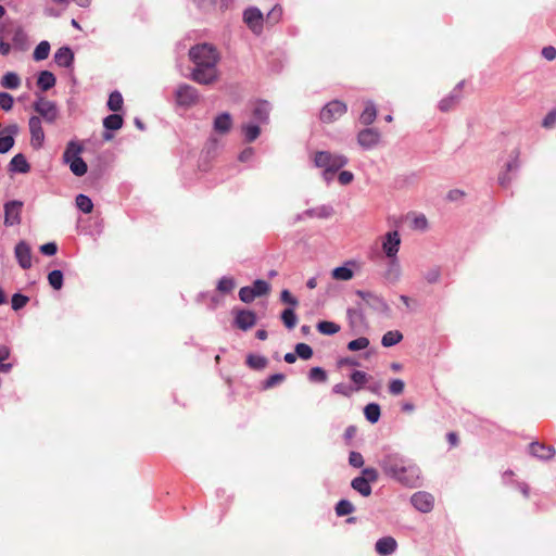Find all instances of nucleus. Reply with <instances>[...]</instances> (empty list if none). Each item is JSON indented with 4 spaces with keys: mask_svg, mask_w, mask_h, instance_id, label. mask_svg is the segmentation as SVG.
<instances>
[{
    "mask_svg": "<svg viewBox=\"0 0 556 556\" xmlns=\"http://www.w3.org/2000/svg\"><path fill=\"white\" fill-rule=\"evenodd\" d=\"M58 251V247L54 242H48L40 247V252L45 255H54Z\"/></svg>",
    "mask_w": 556,
    "mask_h": 556,
    "instance_id": "obj_62",
    "label": "nucleus"
},
{
    "mask_svg": "<svg viewBox=\"0 0 556 556\" xmlns=\"http://www.w3.org/2000/svg\"><path fill=\"white\" fill-rule=\"evenodd\" d=\"M269 111V103L266 101H260L253 109V117L260 123H267Z\"/></svg>",
    "mask_w": 556,
    "mask_h": 556,
    "instance_id": "obj_24",
    "label": "nucleus"
},
{
    "mask_svg": "<svg viewBox=\"0 0 556 556\" xmlns=\"http://www.w3.org/2000/svg\"><path fill=\"white\" fill-rule=\"evenodd\" d=\"M123 96L119 91H113L111 92L109 100H108V108L113 112H118L123 108Z\"/></svg>",
    "mask_w": 556,
    "mask_h": 556,
    "instance_id": "obj_32",
    "label": "nucleus"
},
{
    "mask_svg": "<svg viewBox=\"0 0 556 556\" xmlns=\"http://www.w3.org/2000/svg\"><path fill=\"white\" fill-rule=\"evenodd\" d=\"M402 339L403 334L399 330H390L383 334L381 344L386 348H390L401 342Z\"/></svg>",
    "mask_w": 556,
    "mask_h": 556,
    "instance_id": "obj_28",
    "label": "nucleus"
},
{
    "mask_svg": "<svg viewBox=\"0 0 556 556\" xmlns=\"http://www.w3.org/2000/svg\"><path fill=\"white\" fill-rule=\"evenodd\" d=\"M236 326L241 330H249L256 324V315L252 311L241 309L236 313Z\"/></svg>",
    "mask_w": 556,
    "mask_h": 556,
    "instance_id": "obj_15",
    "label": "nucleus"
},
{
    "mask_svg": "<svg viewBox=\"0 0 556 556\" xmlns=\"http://www.w3.org/2000/svg\"><path fill=\"white\" fill-rule=\"evenodd\" d=\"M18 132V126L13 124L9 125L2 130V134H7L5 136L0 137V153H7L14 146L13 136Z\"/></svg>",
    "mask_w": 556,
    "mask_h": 556,
    "instance_id": "obj_17",
    "label": "nucleus"
},
{
    "mask_svg": "<svg viewBox=\"0 0 556 556\" xmlns=\"http://www.w3.org/2000/svg\"><path fill=\"white\" fill-rule=\"evenodd\" d=\"M11 355V350L7 345H0V372H10L13 365L4 363Z\"/></svg>",
    "mask_w": 556,
    "mask_h": 556,
    "instance_id": "obj_33",
    "label": "nucleus"
},
{
    "mask_svg": "<svg viewBox=\"0 0 556 556\" xmlns=\"http://www.w3.org/2000/svg\"><path fill=\"white\" fill-rule=\"evenodd\" d=\"M231 126L232 121L229 113H222L214 119V130L222 135L227 134Z\"/></svg>",
    "mask_w": 556,
    "mask_h": 556,
    "instance_id": "obj_21",
    "label": "nucleus"
},
{
    "mask_svg": "<svg viewBox=\"0 0 556 556\" xmlns=\"http://www.w3.org/2000/svg\"><path fill=\"white\" fill-rule=\"evenodd\" d=\"M72 173L76 176H83L87 173L88 166L81 157L74 159L70 164Z\"/></svg>",
    "mask_w": 556,
    "mask_h": 556,
    "instance_id": "obj_37",
    "label": "nucleus"
},
{
    "mask_svg": "<svg viewBox=\"0 0 556 556\" xmlns=\"http://www.w3.org/2000/svg\"><path fill=\"white\" fill-rule=\"evenodd\" d=\"M49 53H50V43L48 41H41L35 48L33 58L35 61H42L49 56Z\"/></svg>",
    "mask_w": 556,
    "mask_h": 556,
    "instance_id": "obj_34",
    "label": "nucleus"
},
{
    "mask_svg": "<svg viewBox=\"0 0 556 556\" xmlns=\"http://www.w3.org/2000/svg\"><path fill=\"white\" fill-rule=\"evenodd\" d=\"M383 475L406 488L421 485L422 472L418 464L400 453H388L380 460Z\"/></svg>",
    "mask_w": 556,
    "mask_h": 556,
    "instance_id": "obj_1",
    "label": "nucleus"
},
{
    "mask_svg": "<svg viewBox=\"0 0 556 556\" xmlns=\"http://www.w3.org/2000/svg\"><path fill=\"white\" fill-rule=\"evenodd\" d=\"M376 552L381 556L393 554L397 548V542L392 536H383L376 542Z\"/></svg>",
    "mask_w": 556,
    "mask_h": 556,
    "instance_id": "obj_18",
    "label": "nucleus"
},
{
    "mask_svg": "<svg viewBox=\"0 0 556 556\" xmlns=\"http://www.w3.org/2000/svg\"><path fill=\"white\" fill-rule=\"evenodd\" d=\"M333 393L340 394L345 397L352 396L353 392L355 391L353 387L345 384V383H337L332 388Z\"/></svg>",
    "mask_w": 556,
    "mask_h": 556,
    "instance_id": "obj_54",
    "label": "nucleus"
},
{
    "mask_svg": "<svg viewBox=\"0 0 556 556\" xmlns=\"http://www.w3.org/2000/svg\"><path fill=\"white\" fill-rule=\"evenodd\" d=\"M282 16V9L279 5H275L269 13L267 14L266 18H264V22H266L269 25L277 24Z\"/></svg>",
    "mask_w": 556,
    "mask_h": 556,
    "instance_id": "obj_46",
    "label": "nucleus"
},
{
    "mask_svg": "<svg viewBox=\"0 0 556 556\" xmlns=\"http://www.w3.org/2000/svg\"><path fill=\"white\" fill-rule=\"evenodd\" d=\"M236 287L235 280L229 277H223L217 285L218 291L222 293H229Z\"/></svg>",
    "mask_w": 556,
    "mask_h": 556,
    "instance_id": "obj_49",
    "label": "nucleus"
},
{
    "mask_svg": "<svg viewBox=\"0 0 556 556\" xmlns=\"http://www.w3.org/2000/svg\"><path fill=\"white\" fill-rule=\"evenodd\" d=\"M352 488L359 492L363 496H369L371 494V486L365 477H356L352 480Z\"/></svg>",
    "mask_w": 556,
    "mask_h": 556,
    "instance_id": "obj_27",
    "label": "nucleus"
},
{
    "mask_svg": "<svg viewBox=\"0 0 556 556\" xmlns=\"http://www.w3.org/2000/svg\"><path fill=\"white\" fill-rule=\"evenodd\" d=\"M369 345V340L365 337H359L355 340H352L348 344V349L350 351H359L364 350Z\"/></svg>",
    "mask_w": 556,
    "mask_h": 556,
    "instance_id": "obj_51",
    "label": "nucleus"
},
{
    "mask_svg": "<svg viewBox=\"0 0 556 556\" xmlns=\"http://www.w3.org/2000/svg\"><path fill=\"white\" fill-rule=\"evenodd\" d=\"M410 502L413 506L421 513H430L434 506L433 495L424 491L414 493L410 497Z\"/></svg>",
    "mask_w": 556,
    "mask_h": 556,
    "instance_id": "obj_10",
    "label": "nucleus"
},
{
    "mask_svg": "<svg viewBox=\"0 0 556 556\" xmlns=\"http://www.w3.org/2000/svg\"><path fill=\"white\" fill-rule=\"evenodd\" d=\"M389 393L392 395H400L404 392L405 383L401 379H393L389 383Z\"/></svg>",
    "mask_w": 556,
    "mask_h": 556,
    "instance_id": "obj_52",
    "label": "nucleus"
},
{
    "mask_svg": "<svg viewBox=\"0 0 556 556\" xmlns=\"http://www.w3.org/2000/svg\"><path fill=\"white\" fill-rule=\"evenodd\" d=\"M462 98V90L460 88L455 89L451 94L443 98L439 103V109L442 112H448L453 108L456 106V104L459 102Z\"/></svg>",
    "mask_w": 556,
    "mask_h": 556,
    "instance_id": "obj_20",
    "label": "nucleus"
},
{
    "mask_svg": "<svg viewBox=\"0 0 556 556\" xmlns=\"http://www.w3.org/2000/svg\"><path fill=\"white\" fill-rule=\"evenodd\" d=\"M123 123V117L119 114H111L103 119V126L108 130H118Z\"/></svg>",
    "mask_w": 556,
    "mask_h": 556,
    "instance_id": "obj_29",
    "label": "nucleus"
},
{
    "mask_svg": "<svg viewBox=\"0 0 556 556\" xmlns=\"http://www.w3.org/2000/svg\"><path fill=\"white\" fill-rule=\"evenodd\" d=\"M317 330L327 336L336 334L340 331V326L332 321H319L317 324Z\"/></svg>",
    "mask_w": 556,
    "mask_h": 556,
    "instance_id": "obj_35",
    "label": "nucleus"
},
{
    "mask_svg": "<svg viewBox=\"0 0 556 556\" xmlns=\"http://www.w3.org/2000/svg\"><path fill=\"white\" fill-rule=\"evenodd\" d=\"M23 203L20 201H11L4 205V224L14 226L21 223V212Z\"/></svg>",
    "mask_w": 556,
    "mask_h": 556,
    "instance_id": "obj_13",
    "label": "nucleus"
},
{
    "mask_svg": "<svg viewBox=\"0 0 556 556\" xmlns=\"http://www.w3.org/2000/svg\"><path fill=\"white\" fill-rule=\"evenodd\" d=\"M81 151L83 147L80 143L76 141H70L63 153L64 163L70 164L74 159L80 157Z\"/></svg>",
    "mask_w": 556,
    "mask_h": 556,
    "instance_id": "obj_23",
    "label": "nucleus"
},
{
    "mask_svg": "<svg viewBox=\"0 0 556 556\" xmlns=\"http://www.w3.org/2000/svg\"><path fill=\"white\" fill-rule=\"evenodd\" d=\"M294 350L296 356H299L302 359H309L313 356V350L306 343H298Z\"/></svg>",
    "mask_w": 556,
    "mask_h": 556,
    "instance_id": "obj_48",
    "label": "nucleus"
},
{
    "mask_svg": "<svg viewBox=\"0 0 556 556\" xmlns=\"http://www.w3.org/2000/svg\"><path fill=\"white\" fill-rule=\"evenodd\" d=\"M10 170L26 174L30 170V165L24 154L18 153L10 162Z\"/></svg>",
    "mask_w": 556,
    "mask_h": 556,
    "instance_id": "obj_22",
    "label": "nucleus"
},
{
    "mask_svg": "<svg viewBox=\"0 0 556 556\" xmlns=\"http://www.w3.org/2000/svg\"><path fill=\"white\" fill-rule=\"evenodd\" d=\"M243 20L253 33H262L264 16L257 8H248L243 13Z\"/></svg>",
    "mask_w": 556,
    "mask_h": 556,
    "instance_id": "obj_8",
    "label": "nucleus"
},
{
    "mask_svg": "<svg viewBox=\"0 0 556 556\" xmlns=\"http://www.w3.org/2000/svg\"><path fill=\"white\" fill-rule=\"evenodd\" d=\"M440 276H441V273H440L439 268H432L429 271H427V274L425 275V279L429 283H435L439 281Z\"/></svg>",
    "mask_w": 556,
    "mask_h": 556,
    "instance_id": "obj_61",
    "label": "nucleus"
},
{
    "mask_svg": "<svg viewBox=\"0 0 556 556\" xmlns=\"http://www.w3.org/2000/svg\"><path fill=\"white\" fill-rule=\"evenodd\" d=\"M332 278L336 279V280H350L353 278V271L352 269L345 267V266H340V267H336L333 270H332Z\"/></svg>",
    "mask_w": 556,
    "mask_h": 556,
    "instance_id": "obj_43",
    "label": "nucleus"
},
{
    "mask_svg": "<svg viewBox=\"0 0 556 556\" xmlns=\"http://www.w3.org/2000/svg\"><path fill=\"white\" fill-rule=\"evenodd\" d=\"M76 205L81 212L86 214L91 213L93 208L92 201L85 194H78L76 197Z\"/></svg>",
    "mask_w": 556,
    "mask_h": 556,
    "instance_id": "obj_40",
    "label": "nucleus"
},
{
    "mask_svg": "<svg viewBox=\"0 0 556 556\" xmlns=\"http://www.w3.org/2000/svg\"><path fill=\"white\" fill-rule=\"evenodd\" d=\"M529 451L531 455L542 460H548L555 456V448L553 446L540 442H532L529 445Z\"/></svg>",
    "mask_w": 556,
    "mask_h": 556,
    "instance_id": "obj_16",
    "label": "nucleus"
},
{
    "mask_svg": "<svg viewBox=\"0 0 556 556\" xmlns=\"http://www.w3.org/2000/svg\"><path fill=\"white\" fill-rule=\"evenodd\" d=\"M542 55L548 60L553 61L556 58V49L552 46L544 47L542 49Z\"/></svg>",
    "mask_w": 556,
    "mask_h": 556,
    "instance_id": "obj_64",
    "label": "nucleus"
},
{
    "mask_svg": "<svg viewBox=\"0 0 556 556\" xmlns=\"http://www.w3.org/2000/svg\"><path fill=\"white\" fill-rule=\"evenodd\" d=\"M353 178H354L353 174L348 170L341 172L338 176V180L342 186H346V185L351 184L353 181Z\"/></svg>",
    "mask_w": 556,
    "mask_h": 556,
    "instance_id": "obj_63",
    "label": "nucleus"
},
{
    "mask_svg": "<svg viewBox=\"0 0 556 556\" xmlns=\"http://www.w3.org/2000/svg\"><path fill=\"white\" fill-rule=\"evenodd\" d=\"M381 134L376 128H365L357 134V142L364 149H371L379 144Z\"/></svg>",
    "mask_w": 556,
    "mask_h": 556,
    "instance_id": "obj_12",
    "label": "nucleus"
},
{
    "mask_svg": "<svg viewBox=\"0 0 556 556\" xmlns=\"http://www.w3.org/2000/svg\"><path fill=\"white\" fill-rule=\"evenodd\" d=\"M354 511V505L348 500H341L336 505V514L338 516H346Z\"/></svg>",
    "mask_w": 556,
    "mask_h": 556,
    "instance_id": "obj_44",
    "label": "nucleus"
},
{
    "mask_svg": "<svg viewBox=\"0 0 556 556\" xmlns=\"http://www.w3.org/2000/svg\"><path fill=\"white\" fill-rule=\"evenodd\" d=\"M376 117L377 110L375 104L371 101L366 102L365 109L359 116V122L363 125L368 126L375 122Z\"/></svg>",
    "mask_w": 556,
    "mask_h": 556,
    "instance_id": "obj_25",
    "label": "nucleus"
},
{
    "mask_svg": "<svg viewBox=\"0 0 556 556\" xmlns=\"http://www.w3.org/2000/svg\"><path fill=\"white\" fill-rule=\"evenodd\" d=\"M189 56L194 63L191 78L201 85H212L218 79L219 53L215 47L203 43L192 47Z\"/></svg>",
    "mask_w": 556,
    "mask_h": 556,
    "instance_id": "obj_2",
    "label": "nucleus"
},
{
    "mask_svg": "<svg viewBox=\"0 0 556 556\" xmlns=\"http://www.w3.org/2000/svg\"><path fill=\"white\" fill-rule=\"evenodd\" d=\"M2 35L11 39L14 49L25 51L28 48V37L18 25H11L2 29Z\"/></svg>",
    "mask_w": 556,
    "mask_h": 556,
    "instance_id": "obj_5",
    "label": "nucleus"
},
{
    "mask_svg": "<svg viewBox=\"0 0 556 556\" xmlns=\"http://www.w3.org/2000/svg\"><path fill=\"white\" fill-rule=\"evenodd\" d=\"M349 463L355 468H361L364 465V458L358 452H351L349 456Z\"/></svg>",
    "mask_w": 556,
    "mask_h": 556,
    "instance_id": "obj_58",
    "label": "nucleus"
},
{
    "mask_svg": "<svg viewBox=\"0 0 556 556\" xmlns=\"http://www.w3.org/2000/svg\"><path fill=\"white\" fill-rule=\"evenodd\" d=\"M54 61L59 66L70 67L74 62V53L68 47H61L54 54Z\"/></svg>",
    "mask_w": 556,
    "mask_h": 556,
    "instance_id": "obj_19",
    "label": "nucleus"
},
{
    "mask_svg": "<svg viewBox=\"0 0 556 556\" xmlns=\"http://www.w3.org/2000/svg\"><path fill=\"white\" fill-rule=\"evenodd\" d=\"M1 85L7 89H17L21 85V79L17 76V74L13 72H8L3 75L1 79Z\"/></svg>",
    "mask_w": 556,
    "mask_h": 556,
    "instance_id": "obj_31",
    "label": "nucleus"
},
{
    "mask_svg": "<svg viewBox=\"0 0 556 556\" xmlns=\"http://www.w3.org/2000/svg\"><path fill=\"white\" fill-rule=\"evenodd\" d=\"M28 301H29L28 296L21 294V293H15L11 300L12 308L14 311H18V309L23 308L28 303Z\"/></svg>",
    "mask_w": 556,
    "mask_h": 556,
    "instance_id": "obj_53",
    "label": "nucleus"
},
{
    "mask_svg": "<svg viewBox=\"0 0 556 556\" xmlns=\"http://www.w3.org/2000/svg\"><path fill=\"white\" fill-rule=\"evenodd\" d=\"M30 144L34 149L38 150L42 147L45 141V132L41 126L39 116H31L29 118Z\"/></svg>",
    "mask_w": 556,
    "mask_h": 556,
    "instance_id": "obj_9",
    "label": "nucleus"
},
{
    "mask_svg": "<svg viewBox=\"0 0 556 556\" xmlns=\"http://www.w3.org/2000/svg\"><path fill=\"white\" fill-rule=\"evenodd\" d=\"M199 100L197 89L190 85H180L176 90V101L178 105L191 106Z\"/></svg>",
    "mask_w": 556,
    "mask_h": 556,
    "instance_id": "obj_7",
    "label": "nucleus"
},
{
    "mask_svg": "<svg viewBox=\"0 0 556 556\" xmlns=\"http://www.w3.org/2000/svg\"><path fill=\"white\" fill-rule=\"evenodd\" d=\"M364 414L369 422L376 424L380 418V406L376 403L367 404L364 408Z\"/></svg>",
    "mask_w": 556,
    "mask_h": 556,
    "instance_id": "obj_30",
    "label": "nucleus"
},
{
    "mask_svg": "<svg viewBox=\"0 0 556 556\" xmlns=\"http://www.w3.org/2000/svg\"><path fill=\"white\" fill-rule=\"evenodd\" d=\"M251 289L254 292L255 296L257 298L268 294L270 291V286L265 280L257 279L253 282Z\"/></svg>",
    "mask_w": 556,
    "mask_h": 556,
    "instance_id": "obj_41",
    "label": "nucleus"
},
{
    "mask_svg": "<svg viewBox=\"0 0 556 556\" xmlns=\"http://www.w3.org/2000/svg\"><path fill=\"white\" fill-rule=\"evenodd\" d=\"M239 298L244 303H251L256 298L251 287H242L239 290Z\"/></svg>",
    "mask_w": 556,
    "mask_h": 556,
    "instance_id": "obj_57",
    "label": "nucleus"
},
{
    "mask_svg": "<svg viewBox=\"0 0 556 556\" xmlns=\"http://www.w3.org/2000/svg\"><path fill=\"white\" fill-rule=\"evenodd\" d=\"M308 378L315 382H325L327 380V372L321 367H313L309 370Z\"/></svg>",
    "mask_w": 556,
    "mask_h": 556,
    "instance_id": "obj_50",
    "label": "nucleus"
},
{
    "mask_svg": "<svg viewBox=\"0 0 556 556\" xmlns=\"http://www.w3.org/2000/svg\"><path fill=\"white\" fill-rule=\"evenodd\" d=\"M34 110L47 122L53 123L59 112L54 102L41 97L34 103Z\"/></svg>",
    "mask_w": 556,
    "mask_h": 556,
    "instance_id": "obj_6",
    "label": "nucleus"
},
{
    "mask_svg": "<svg viewBox=\"0 0 556 556\" xmlns=\"http://www.w3.org/2000/svg\"><path fill=\"white\" fill-rule=\"evenodd\" d=\"M55 81V76L51 72L42 71L38 76L37 85L41 90L47 91L54 87Z\"/></svg>",
    "mask_w": 556,
    "mask_h": 556,
    "instance_id": "obj_26",
    "label": "nucleus"
},
{
    "mask_svg": "<svg viewBox=\"0 0 556 556\" xmlns=\"http://www.w3.org/2000/svg\"><path fill=\"white\" fill-rule=\"evenodd\" d=\"M285 379H286V376L283 374L271 375L264 381V389H271V388L276 387L277 384L283 382Z\"/></svg>",
    "mask_w": 556,
    "mask_h": 556,
    "instance_id": "obj_55",
    "label": "nucleus"
},
{
    "mask_svg": "<svg viewBox=\"0 0 556 556\" xmlns=\"http://www.w3.org/2000/svg\"><path fill=\"white\" fill-rule=\"evenodd\" d=\"M242 131L247 142H253L261 134V128L257 125L247 124L242 125Z\"/></svg>",
    "mask_w": 556,
    "mask_h": 556,
    "instance_id": "obj_36",
    "label": "nucleus"
},
{
    "mask_svg": "<svg viewBox=\"0 0 556 556\" xmlns=\"http://www.w3.org/2000/svg\"><path fill=\"white\" fill-rule=\"evenodd\" d=\"M346 112L348 105L345 102L332 100L323 106L319 113V119L321 123L331 124L341 118Z\"/></svg>",
    "mask_w": 556,
    "mask_h": 556,
    "instance_id": "obj_4",
    "label": "nucleus"
},
{
    "mask_svg": "<svg viewBox=\"0 0 556 556\" xmlns=\"http://www.w3.org/2000/svg\"><path fill=\"white\" fill-rule=\"evenodd\" d=\"M281 320L288 329L294 328L298 323V318L293 308L285 309L281 314Z\"/></svg>",
    "mask_w": 556,
    "mask_h": 556,
    "instance_id": "obj_42",
    "label": "nucleus"
},
{
    "mask_svg": "<svg viewBox=\"0 0 556 556\" xmlns=\"http://www.w3.org/2000/svg\"><path fill=\"white\" fill-rule=\"evenodd\" d=\"M313 161L316 167L324 168V177L327 180H330L332 175L348 163V159L344 155L333 154L328 151L316 152Z\"/></svg>",
    "mask_w": 556,
    "mask_h": 556,
    "instance_id": "obj_3",
    "label": "nucleus"
},
{
    "mask_svg": "<svg viewBox=\"0 0 556 556\" xmlns=\"http://www.w3.org/2000/svg\"><path fill=\"white\" fill-rule=\"evenodd\" d=\"M247 364L253 369H263L267 365V358L264 356L250 354L247 357Z\"/></svg>",
    "mask_w": 556,
    "mask_h": 556,
    "instance_id": "obj_39",
    "label": "nucleus"
},
{
    "mask_svg": "<svg viewBox=\"0 0 556 556\" xmlns=\"http://www.w3.org/2000/svg\"><path fill=\"white\" fill-rule=\"evenodd\" d=\"M351 380L356 384L355 391H358L365 383L368 382V376L366 372L355 370L350 376Z\"/></svg>",
    "mask_w": 556,
    "mask_h": 556,
    "instance_id": "obj_45",
    "label": "nucleus"
},
{
    "mask_svg": "<svg viewBox=\"0 0 556 556\" xmlns=\"http://www.w3.org/2000/svg\"><path fill=\"white\" fill-rule=\"evenodd\" d=\"M556 125V109L551 111L543 119L542 126L544 128H553Z\"/></svg>",
    "mask_w": 556,
    "mask_h": 556,
    "instance_id": "obj_60",
    "label": "nucleus"
},
{
    "mask_svg": "<svg viewBox=\"0 0 556 556\" xmlns=\"http://www.w3.org/2000/svg\"><path fill=\"white\" fill-rule=\"evenodd\" d=\"M14 99L8 92H0V108L3 111H10L13 108Z\"/></svg>",
    "mask_w": 556,
    "mask_h": 556,
    "instance_id": "obj_56",
    "label": "nucleus"
},
{
    "mask_svg": "<svg viewBox=\"0 0 556 556\" xmlns=\"http://www.w3.org/2000/svg\"><path fill=\"white\" fill-rule=\"evenodd\" d=\"M400 233L396 230L389 231L386 233L384 239L382 241V250L389 258L395 260L400 249Z\"/></svg>",
    "mask_w": 556,
    "mask_h": 556,
    "instance_id": "obj_11",
    "label": "nucleus"
},
{
    "mask_svg": "<svg viewBox=\"0 0 556 556\" xmlns=\"http://www.w3.org/2000/svg\"><path fill=\"white\" fill-rule=\"evenodd\" d=\"M14 254L17 260L18 265L23 269H28L31 267V249L29 244L25 241H20L14 249Z\"/></svg>",
    "mask_w": 556,
    "mask_h": 556,
    "instance_id": "obj_14",
    "label": "nucleus"
},
{
    "mask_svg": "<svg viewBox=\"0 0 556 556\" xmlns=\"http://www.w3.org/2000/svg\"><path fill=\"white\" fill-rule=\"evenodd\" d=\"M280 300L286 303V304H289L293 307L298 306L299 304V301L291 294V292L287 289L282 290L281 291V294H280Z\"/></svg>",
    "mask_w": 556,
    "mask_h": 556,
    "instance_id": "obj_59",
    "label": "nucleus"
},
{
    "mask_svg": "<svg viewBox=\"0 0 556 556\" xmlns=\"http://www.w3.org/2000/svg\"><path fill=\"white\" fill-rule=\"evenodd\" d=\"M49 285L54 290H60L63 287V273L59 269H54L48 275Z\"/></svg>",
    "mask_w": 556,
    "mask_h": 556,
    "instance_id": "obj_38",
    "label": "nucleus"
},
{
    "mask_svg": "<svg viewBox=\"0 0 556 556\" xmlns=\"http://www.w3.org/2000/svg\"><path fill=\"white\" fill-rule=\"evenodd\" d=\"M332 213L333 211L329 206H321L306 212L308 216L318 218H328L332 215Z\"/></svg>",
    "mask_w": 556,
    "mask_h": 556,
    "instance_id": "obj_47",
    "label": "nucleus"
}]
</instances>
